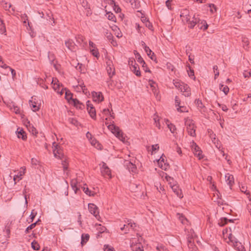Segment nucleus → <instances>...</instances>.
<instances>
[{
  "label": "nucleus",
  "mask_w": 251,
  "mask_h": 251,
  "mask_svg": "<svg viewBox=\"0 0 251 251\" xmlns=\"http://www.w3.org/2000/svg\"><path fill=\"white\" fill-rule=\"evenodd\" d=\"M184 121L185 125L188 134L192 137L196 136V126L193 120L187 117L184 119Z\"/></svg>",
  "instance_id": "f257e3e1"
},
{
  "label": "nucleus",
  "mask_w": 251,
  "mask_h": 251,
  "mask_svg": "<svg viewBox=\"0 0 251 251\" xmlns=\"http://www.w3.org/2000/svg\"><path fill=\"white\" fill-rule=\"evenodd\" d=\"M201 19H200L199 15L198 14H194L191 15L189 18L188 19V21H185V22L188 24V27L190 28H193L195 26L197 25H200V22Z\"/></svg>",
  "instance_id": "f03ea898"
},
{
  "label": "nucleus",
  "mask_w": 251,
  "mask_h": 251,
  "mask_svg": "<svg viewBox=\"0 0 251 251\" xmlns=\"http://www.w3.org/2000/svg\"><path fill=\"white\" fill-rule=\"evenodd\" d=\"M107 127L109 129L112 131V132L114 133L117 137L123 142H125V138L124 137V135L119 127L113 124L108 125Z\"/></svg>",
  "instance_id": "7ed1b4c3"
},
{
  "label": "nucleus",
  "mask_w": 251,
  "mask_h": 251,
  "mask_svg": "<svg viewBox=\"0 0 251 251\" xmlns=\"http://www.w3.org/2000/svg\"><path fill=\"white\" fill-rule=\"evenodd\" d=\"M100 172L104 177H111V170L104 162H102V166L100 168Z\"/></svg>",
  "instance_id": "20e7f679"
},
{
  "label": "nucleus",
  "mask_w": 251,
  "mask_h": 251,
  "mask_svg": "<svg viewBox=\"0 0 251 251\" xmlns=\"http://www.w3.org/2000/svg\"><path fill=\"white\" fill-rule=\"evenodd\" d=\"M88 209L89 212L92 214L98 220H99L100 216L98 207L93 203H89L88 204Z\"/></svg>",
  "instance_id": "39448f33"
},
{
  "label": "nucleus",
  "mask_w": 251,
  "mask_h": 251,
  "mask_svg": "<svg viewBox=\"0 0 251 251\" xmlns=\"http://www.w3.org/2000/svg\"><path fill=\"white\" fill-rule=\"evenodd\" d=\"M229 241L233 244V245L235 248L238 251H243L244 248L241 245V243H239L237 239H236L233 236L230 234L228 237Z\"/></svg>",
  "instance_id": "423d86ee"
},
{
  "label": "nucleus",
  "mask_w": 251,
  "mask_h": 251,
  "mask_svg": "<svg viewBox=\"0 0 251 251\" xmlns=\"http://www.w3.org/2000/svg\"><path fill=\"white\" fill-rule=\"evenodd\" d=\"M191 146L192 150L195 156L198 157L199 159L202 158V151L201 150L200 148L194 142Z\"/></svg>",
  "instance_id": "0eeeda50"
},
{
  "label": "nucleus",
  "mask_w": 251,
  "mask_h": 251,
  "mask_svg": "<svg viewBox=\"0 0 251 251\" xmlns=\"http://www.w3.org/2000/svg\"><path fill=\"white\" fill-rule=\"evenodd\" d=\"M53 152L54 156L56 157L60 158L62 155V150L60 148V146L57 144L55 142L52 143Z\"/></svg>",
  "instance_id": "6e6552de"
},
{
  "label": "nucleus",
  "mask_w": 251,
  "mask_h": 251,
  "mask_svg": "<svg viewBox=\"0 0 251 251\" xmlns=\"http://www.w3.org/2000/svg\"><path fill=\"white\" fill-rule=\"evenodd\" d=\"M179 90L185 97H189L191 95V89L186 84L182 85Z\"/></svg>",
  "instance_id": "1a4fd4ad"
},
{
  "label": "nucleus",
  "mask_w": 251,
  "mask_h": 251,
  "mask_svg": "<svg viewBox=\"0 0 251 251\" xmlns=\"http://www.w3.org/2000/svg\"><path fill=\"white\" fill-rule=\"evenodd\" d=\"M106 70L108 75H109V79H110L112 76L115 74V69L113 64H107Z\"/></svg>",
  "instance_id": "9d476101"
},
{
  "label": "nucleus",
  "mask_w": 251,
  "mask_h": 251,
  "mask_svg": "<svg viewBox=\"0 0 251 251\" xmlns=\"http://www.w3.org/2000/svg\"><path fill=\"white\" fill-rule=\"evenodd\" d=\"M65 44L68 49L72 51H75L77 49L76 45L72 40H68L65 41Z\"/></svg>",
  "instance_id": "9b49d317"
},
{
  "label": "nucleus",
  "mask_w": 251,
  "mask_h": 251,
  "mask_svg": "<svg viewBox=\"0 0 251 251\" xmlns=\"http://www.w3.org/2000/svg\"><path fill=\"white\" fill-rule=\"evenodd\" d=\"M76 42L83 48L86 47L87 43L85 42V37L81 35H78L75 36Z\"/></svg>",
  "instance_id": "f8f14e48"
},
{
  "label": "nucleus",
  "mask_w": 251,
  "mask_h": 251,
  "mask_svg": "<svg viewBox=\"0 0 251 251\" xmlns=\"http://www.w3.org/2000/svg\"><path fill=\"white\" fill-rule=\"evenodd\" d=\"M131 71L135 74L137 76H140L141 75V72L140 71L139 67L138 64H128Z\"/></svg>",
  "instance_id": "ddd939ff"
},
{
  "label": "nucleus",
  "mask_w": 251,
  "mask_h": 251,
  "mask_svg": "<svg viewBox=\"0 0 251 251\" xmlns=\"http://www.w3.org/2000/svg\"><path fill=\"white\" fill-rule=\"evenodd\" d=\"M92 97L95 101L101 102L103 100V97L101 92H93Z\"/></svg>",
  "instance_id": "4468645a"
},
{
  "label": "nucleus",
  "mask_w": 251,
  "mask_h": 251,
  "mask_svg": "<svg viewBox=\"0 0 251 251\" xmlns=\"http://www.w3.org/2000/svg\"><path fill=\"white\" fill-rule=\"evenodd\" d=\"M125 166L126 167V168L128 171L132 173H136L137 168L135 165L132 163L131 162L126 161L125 164Z\"/></svg>",
  "instance_id": "2eb2a0df"
},
{
  "label": "nucleus",
  "mask_w": 251,
  "mask_h": 251,
  "mask_svg": "<svg viewBox=\"0 0 251 251\" xmlns=\"http://www.w3.org/2000/svg\"><path fill=\"white\" fill-rule=\"evenodd\" d=\"M191 15H190L189 11L187 9H183L181 12L180 14V17L182 18V21L184 22H185V21H188V19L189 18V17L191 16Z\"/></svg>",
  "instance_id": "dca6fc26"
},
{
  "label": "nucleus",
  "mask_w": 251,
  "mask_h": 251,
  "mask_svg": "<svg viewBox=\"0 0 251 251\" xmlns=\"http://www.w3.org/2000/svg\"><path fill=\"white\" fill-rule=\"evenodd\" d=\"M225 178L227 184L230 187L234 184V177L232 175L227 174L225 175Z\"/></svg>",
  "instance_id": "f3484780"
},
{
  "label": "nucleus",
  "mask_w": 251,
  "mask_h": 251,
  "mask_svg": "<svg viewBox=\"0 0 251 251\" xmlns=\"http://www.w3.org/2000/svg\"><path fill=\"white\" fill-rule=\"evenodd\" d=\"M173 191L176 194L178 197L179 198H182L183 197V195L181 193V190L179 189L178 186L176 184H173V185L171 187Z\"/></svg>",
  "instance_id": "a211bd4d"
},
{
  "label": "nucleus",
  "mask_w": 251,
  "mask_h": 251,
  "mask_svg": "<svg viewBox=\"0 0 251 251\" xmlns=\"http://www.w3.org/2000/svg\"><path fill=\"white\" fill-rule=\"evenodd\" d=\"M17 136L19 138H21L23 140H26L27 136L25 132L22 129H17Z\"/></svg>",
  "instance_id": "6ab92c4d"
},
{
  "label": "nucleus",
  "mask_w": 251,
  "mask_h": 251,
  "mask_svg": "<svg viewBox=\"0 0 251 251\" xmlns=\"http://www.w3.org/2000/svg\"><path fill=\"white\" fill-rule=\"evenodd\" d=\"M188 247L190 251H198V249L194 244L192 239L189 240L188 241Z\"/></svg>",
  "instance_id": "aec40b11"
},
{
  "label": "nucleus",
  "mask_w": 251,
  "mask_h": 251,
  "mask_svg": "<svg viewBox=\"0 0 251 251\" xmlns=\"http://www.w3.org/2000/svg\"><path fill=\"white\" fill-rule=\"evenodd\" d=\"M29 104L32 110L34 112L38 111L40 109V105L33 100H29Z\"/></svg>",
  "instance_id": "412c9836"
},
{
  "label": "nucleus",
  "mask_w": 251,
  "mask_h": 251,
  "mask_svg": "<svg viewBox=\"0 0 251 251\" xmlns=\"http://www.w3.org/2000/svg\"><path fill=\"white\" fill-rule=\"evenodd\" d=\"M28 125H27V129L28 131L31 133L33 135L36 136L38 134V131L30 123V122H28Z\"/></svg>",
  "instance_id": "4be33fe9"
},
{
  "label": "nucleus",
  "mask_w": 251,
  "mask_h": 251,
  "mask_svg": "<svg viewBox=\"0 0 251 251\" xmlns=\"http://www.w3.org/2000/svg\"><path fill=\"white\" fill-rule=\"evenodd\" d=\"M177 217L181 223L183 225H187L188 223V220L184 217L182 214L177 213Z\"/></svg>",
  "instance_id": "5701e85b"
},
{
  "label": "nucleus",
  "mask_w": 251,
  "mask_h": 251,
  "mask_svg": "<svg viewBox=\"0 0 251 251\" xmlns=\"http://www.w3.org/2000/svg\"><path fill=\"white\" fill-rule=\"evenodd\" d=\"M0 3L5 10H9L12 6L10 3H8L5 0H0Z\"/></svg>",
  "instance_id": "b1692460"
},
{
  "label": "nucleus",
  "mask_w": 251,
  "mask_h": 251,
  "mask_svg": "<svg viewBox=\"0 0 251 251\" xmlns=\"http://www.w3.org/2000/svg\"><path fill=\"white\" fill-rule=\"evenodd\" d=\"M77 181L76 179H72L71 181V186L73 189L74 190L75 193H77V191L79 190V188L77 187Z\"/></svg>",
  "instance_id": "393cba45"
},
{
  "label": "nucleus",
  "mask_w": 251,
  "mask_h": 251,
  "mask_svg": "<svg viewBox=\"0 0 251 251\" xmlns=\"http://www.w3.org/2000/svg\"><path fill=\"white\" fill-rule=\"evenodd\" d=\"M132 249L134 251H143V247L140 244H134L132 243L131 245Z\"/></svg>",
  "instance_id": "a878e982"
},
{
  "label": "nucleus",
  "mask_w": 251,
  "mask_h": 251,
  "mask_svg": "<svg viewBox=\"0 0 251 251\" xmlns=\"http://www.w3.org/2000/svg\"><path fill=\"white\" fill-rule=\"evenodd\" d=\"M200 24V25H198V27L200 29L205 30L208 28V25L206 22L205 20H201Z\"/></svg>",
  "instance_id": "bb28decb"
},
{
  "label": "nucleus",
  "mask_w": 251,
  "mask_h": 251,
  "mask_svg": "<svg viewBox=\"0 0 251 251\" xmlns=\"http://www.w3.org/2000/svg\"><path fill=\"white\" fill-rule=\"evenodd\" d=\"M87 110L90 117L93 119H96V112L94 107H91V108L87 109Z\"/></svg>",
  "instance_id": "cd10ccee"
},
{
  "label": "nucleus",
  "mask_w": 251,
  "mask_h": 251,
  "mask_svg": "<svg viewBox=\"0 0 251 251\" xmlns=\"http://www.w3.org/2000/svg\"><path fill=\"white\" fill-rule=\"evenodd\" d=\"M110 4L113 5V10L116 13H120L121 11V9L119 6V5H117L114 0H111Z\"/></svg>",
  "instance_id": "c85d7f7f"
},
{
  "label": "nucleus",
  "mask_w": 251,
  "mask_h": 251,
  "mask_svg": "<svg viewBox=\"0 0 251 251\" xmlns=\"http://www.w3.org/2000/svg\"><path fill=\"white\" fill-rule=\"evenodd\" d=\"M51 84L53 85V88L54 90H56L60 87V83L56 78H52Z\"/></svg>",
  "instance_id": "c756f323"
},
{
  "label": "nucleus",
  "mask_w": 251,
  "mask_h": 251,
  "mask_svg": "<svg viewBox=\"0 0 251 251\" xmlns=\"http://www.w3.org/2000/svg\"><path fill=\"white\" fill-rule=\"evenodd\" d=\"M134 55L137 62L139 63H145L140 54L136 50H134Z\"/></svg>",
  "instance_id": "7c9ffc66"
},
{
  "label": "nucleus",
  "mask_w": 251,
  "mask_h": 251,
  "mask_svg": "<svg viewBox=\"0 0 251 251\" xmlns=\"http://www.w3.org/2000/svg\"><path fill=\"white\" fill-rule=\"evenodd\" d=\"M186 70L189 76L191 78L193 77V76H194V71L192 67L190 66L189 64H188V65L186 66Z\"/></svg>",
  "instance_id": "2f4dec72"
},
{
  "label": "nucleus",
  "mask_w": 251,
  "mask_h": 251,
  "mask_svg": "<svg viewBox=\"0 0 251 251\" xmlns=\"http://www.w3.org/2000/svg\"><path fill=\"white\" fill-rule=\"evenodd\" d=\"M242 41L243 43V48L245 50H247L248 48V45L249 44V41L248 39L246 37H242Z\"/></svg>",
  "instance_id": "473e14b6"
},
{
  "label": "nucleus",
  "mask_w": 251,
  "mask_h": 251,
  "mask_svg": "<svg viewBox=\"0 0 251 251\" xmlns=\"http://www.w3.org/2000/svg\"><path fill=\"white\" fill-rule=\"evenodd\" d=\"M89 235L88 234H82L81 235V244L83 245L86 243L89 239Z\"/></svg>",
  "instance_id": "72a5a7b5"
},
{
  "label": "nucleus",
  "mask_w": 251,
  "mask_h": 251,
  "mask_svg": "<svg viewBox=\"0 0 251 251\" xmlns=\"http://www.w3.org/2000/svg\"><path fill=\"white\" fill-rule=\"evenodd\" d=\"M220 89L221 91H223L226 95H227L229 92V88L224 84L220 85Z\"/></svg>",
  "instance_id": "f704fd0d"
},
{
  "label": "nucleus",
  "mask_w": 251,
  "mask_h": 251,
  "mask_svg": "<svg viewBox=\"0 0 251 251\" xmlns=\"http://www.w3.org/2000/svg\"><path fill=\"white\" fill-rule=\"evenodd\" d=\"M82 189H83L84 192L87 195H89V196H94V195L95 194V193L90 191L87 187H85V186H84L82 187Z\"/></svg>",
  "instance_id": "c9c22d12"
},
{
  "label": "nucleus",
  "mask_w": 251,
  "mask_h": 251,
  "mask_svg": "<svg viewBox=\"0 0 251 251\" xmlns=\"http://www.w3.org/2000/svg\"><path fill=\"white\" fill-rule=\"evenodd\" d=\"M76 69L82 73H85L84 66L83 64H77L76 66H75Z\"/></svg>",
  "instance_id": "e433bc0d"
},
{
  "label": "nucleus",
  "mask_w": 251,
  "mask_h": 251,
  "mask_svg": "<svg viewBox=\"0 0 251 251\" xmlns=\"http://www.w3.org/2000/svg\"><path fill=\"white\" fill-rule=\"evenodd\" d=\"M90 51L91 53L97 58H99L100 57V53L97 48L95 49H92V50H90Z\"/></svg>",
  "instance_id": "4c0bfd02"
},
{
  "label": "nucleus",
  "mask_w": 251,
  "mask_h": 251,
  "mask_svg": "<svg viewBox=\"0 0 251 251\" xmlns=\"http://www.w3.org/2000/svg\"><path fill=\"white\" fill-rule=\"evenodd\" d=\"M232 222V220H228L226 218H222L221 221L219 223V225L220 226H224L226 224H227L228 222Z\"/></svg>",
  "instance_id": "58836bf2"
},
{
  "label": "nucleus",
  "mask_w": 251,
  "mask_h": 251,
  "mask_svg": "<svg viewBox=\"0 0 251 251\" xmlns=\"http://www.w3.org/2000/svg\"><path fill=\"white\" fill-rule=\"evenodd\" d=\"M6 32V28L3 22L0 19V33L3 34Z\"/></svg>",
  "instance_id": "ea45409f"
},
{
  "label": "nucleus",
  "mask_w": 251,
  "mask_h": 251,
  "mask_svg": "<svg viewBox=\"0 0 251 251\" xmlns=\"http://www.w3.org/2000/svg\"><path fill=\"white\" fill-rule=\"evenodd\" d=\"M195 103L198 108L200 109H202L203 107H204V106L201 100L199 99L196 100Z\"/></svg>",
  "instance_id": "a19ab883"
},
{
  "label": "nucleus",
  "mask_w": 251,
  "mask_h": 251,
  "mask_svg": "<svg viewBox=\"0 0 251 251\" xmlns=\"http://www.w3.org/2000/svg\"><path fill=\"white\" fill-rule=\"evenodd\" d=\"M40 221V220H38V221L36 222H35V223H33V224H31L30 226H27V227H26V228L25 229V233L26 234H27V233H28V232H29V231L30 230H31L32 229L34 228L35 227V226H36V225H37V224L38 222V221Z\"/></svg>",
  "instance_id": "79ce46f5"
},
{
  "label": "nucleus",
  "mask_w": 251,
  "mask_h": 251,
  "mask_svg": "<svg viewBox=\"0 0 251 251\" xmlns=\"http://www.w3.org/2000/svg\"><path fill=\"white\" fill-rule=\"evenodd\" d=\"M65 92V98L68 101L72 100L73 98V94L69 91L66 90Z\"/></svg>",
  "instance_id": "37998d69"
},
{
  "label": "nucleus",
  "mask_w": 251,
  "mask_h": 251,
  "mask_svg": "<svg viewBox=\"0 0 251 251\" xmlns=\"http://www.w3.org/2000/svg\"><path fill=\"white\" fill-rule=\"evenodd\" d=\"M90 142H91V144L97 147V148H98V147H100V145L99 143V142L94 138L93 137H91V140H90Z\"/></svg>",
  "instance_id": "c03bdc74"
},
{
  "label": "nucleus",
  "mask_w": 251,
  "mask_h": 251,
  "mask_svg": "<svg viewBox=\"0 0 251 251\" xmlns=\"http://www.w3.org/2000/svg\"><path fill=\"white\" fill-rule=\"evenodd\" d=\"M145 52L147 53V55L152 59L153 60V56L154 53L151 50L149 47H148L147 49H144Z\"/></svg>",
  "instance_id": "a18cd8bd"
},
{
  "label": "nucleus",
  "mask_w": 251,
  "mask_h": 251,
  "mask_svg": "<svg viewBox=\"0 0 251 251\" xmlns=\"http://www.w3.org/2000/svg\"><path fill=\"white\" fill-rule=\"evenodd\" d=\"M32 248L35 251H38L40 249V246L39 244L35 240L31 243Z\"/></svg>",
  "instance_id": "49530a36"
},
{
  "label": "nucleus",
  "mask_w": 251,
  "mask_h": 251,
  "mask_svg": "<svg viewBox=\"0 0 251 251\" xmlns=\"http://www.w3.org/2000/svg\"><path fill=\"white\" fill-rule=\"evenodd\" d=\"M177 110L179 112H188V108L184 106H179L177 108Z\"/></svg>",
  "instance_id": "de8ad7c7"
},
{
  "label": "nucleus",
  "mask_w": 251,
  "mask_h": 251,
  "mask_svg": "<svg viewBox=\"0 0 251 251\" xmlns=\"http://www.w3.org/2000/svg\"><path fill=\"white\" fill-rule=\"evenodd\" d=\"M69 123L75 126H78L79 125L78 122L75 118H70L68 119Z\"/></svg>",
  "instance_id": "09e8293b"
},
{
  "label": "nucleus",
  "mask_w": 251,
  "mask_h": 251,
  "mask_svg": "<svg viewBox=\"0 0 251 251\" xmlns=\"http://www.w3.org/2000/svg\"><path fill=\"white\" fill-rule=\"evenodd\" d=\"M1 66V67L9 69V71H11L13 77H14L16 75V71L14 69H12L11 68H10L8 66H7L6 64H4L3 66Z\"/></svg>",
  "instance_id": "8fccbe9b"
},
{
  "label": "nucleus",
  "mask_w": 251,
  "mask_h": 251,
  "mask_svg": "<svg viewBox=\"0 0 251 251\" xmlns=\"http://www.w3.org/2000/svg\"><path fill=\"white\" fill-rule=\"evenodd\" d=\"M168 127L172 133H174L176 130V127L175 126L171 123L168 124Z\"/></svg>",
  "instance_id": "3c124183"
},
{
  "label": "nucleus",
  "mask_w": 251,
  "mask_h": 251,
  "mask_svg": "<svg viewBox=\"0 0 251 251\" xmlns=\"http://www.w3.org/2000/svg\"><path fill=\"white\" fill-rule=\"evenodd\" d=\"M23 176V174L20 173V175H16L14 176V181L15 182L14 184H16L17 181H19L20 180L22 179V176Z\"/></svg>",
  "instance_id": "603ef678"
},
{
  "label": "nucleus",
  "mask_w": 251,
  "mask_h": 251,
  "mask_svg": "<svg viewBox=\"0 0 251 251\" xmlns=\"http://www.w3.org/2000/svg\"><path fill=\"white\" fill-rule=\"evenodd\" d=\"M97 229L100 233H103L106 230V227L105 226H101V225H99Z\"/></svg>",
  "instance_id": "864d4df0"
},
{
  "label": "nucleus",
  "mask_w": 251,
  "mask_h": 251,
  "mask_svg": "<svg viewBox=\"0 0 251 251\" xmlns=\"http://www.w3.org/2000/svg\"><path fill=\"white\" fill-rule=\"evenodd\" d=\"M108 15V20L112 21H115L116 20V17L115 15L111 12H108L107 13Z\"/></svg>",
  "instance_id": "5fc2aeb1"
},
{
  "label": "nucleus",
  "mask_w": 251,
  "mask_h": 251,
  "mask_svg": "<svg viewBox=\"0 0 251 251\" xmlns=\"http://www.w3.org/2000/svg\"><path fill=\"white\" fill-rule=\"evenodd\" d=\"M151 83H150L151 87L152 88L153 93L155 94L157 92V89L155 88V83L153 81H151Z\"/></svg>",
  "instance_id": "6e6d98bb"
},
{
  "label": "nucleus",
  "mask_w": 251,
  "mask_h": 251,
  "mask_svg": "<svg viewBox=\"0 0 251 251\" xmlns=\"http://www.w3.org/2000/svg\"><path fill=\"white\" fill-rule=\"evenodd\" d=\"M159 167L163 170H164L165 171L167 170L169 168V165L167 163H164L161 165L159 166Z\"/></svg>",
  "instance_id": "4d7b16f0"
},
{
  "label": "nucleus",
  "mask_w": 251,
  "mask_h": 251,
  "mask_svg": "<svg viewBox=\"0 0 251 251\" xmlns=\"http://www.w3.org/2000/svg\"><path fill=\"white\" fill-rule=\"evenodd\" d=\"M213 70L214 72L215 73L214 78L216 79V78L217 77V76H219V71H218L217 66L215 65L213 66Z\"/></svg>",
  "instance_id": "13d9d810"
},
{
  "label": "nucleus",
  "mask_w": 251,
  "mask_h": 251,
  "mask_svg": "<svg viewBox=\"0 0 251 251\" xmlns=\"http://www.w3.org/2000/svg\"><path fill=\"white\" fill-rule=\"evenodd\" d=\"M183 82L177 81L174 82V84L175 86V87L179 89H180V87H181L182 85H183Z\"/></svg>",
  "instance_id": "bf43d9fd"
},
{
  "label": "nucleus",
  "mask_w": 251,
  "mask_h": 251,
  "mask_svg": "<svg viewBox=\"0 0 251 251\" xmlns=\"http://www.w3.org/2000/svg\"><path fill=\"white\" fill-rule=\"evenodd\" d=\"M74 105L77 107L78 104L82 105V103L76 99H73L72 100Z\"/></svg>",
  "instance_id": "052dcab7"
},
{
  "label": "nucleus",
  "mask_w": 251,
  "mask_h": 251,
  "mask_svg": "<svg viewBox=\"0 0 251 251\" xmlns=\"http://www.w3.org/2000/svg\"><path fill=\"white\" fill-rule=\"evenodd\" d=\"M121 230L123 231L125 230V233H127L129 230V227L127 225H124V226L121 227Z\"/></svg>",
  "instance_id": "680f3d73"
},
{
  "label": "nucleus",
  "mask_w": 251,
  "mask_h": 251,
  "mask_svg": "<svg viewBox=\"0 0 251 251\" xmlns=\"http://www.w3.org/2000/svg\"><path fill=\"white\" fill-rule=\"evenodd\" d=\"M209 7L210 8V11L211 13L216 11V7L214 4H209Z\"/></svg>",
  "instance_id": "e2e57ef3"
},
{
  "label": "nucleus",
  "mask_w": 251,
  "mask_h": 251,
  "mask_svg": "<svg viewBox=\"0 0 251 251\" xmlns=\"http://www.w3.org/2000/svg\"><path fill=\"white\" fill-rule=\"evenodd\" d=\"M106 38H107V39L109 41L112 40V41L114 42L113 36L112 35V34L111 33H110V32H106Z\"/></svg>",
  "instance_id": "0e129e2a"
},
{
  "label": "nucleus",
  "mask_w": 251,
  "mask_h": 251,
  "mask_svg": "<svg viewBox=\"0 0 251 251\" xmlns=\"http://www.w3.org/2000/svg\"><path fill=\"white\" fill-rule=\"evenodd\" d=\"M37 215V212L35 211V210H32L30 215V219L31 220V222H32L34 219L35 217Z\"/></svg>",
  "instance_id": "69168bd1"
},
{
  "label": "nucleus",
  "mask_w": 251,
  "mask_h": 251,
  "mask_svg": "<svg viewBox=\"0 0 251 251\" xmlns=\"http://www.w3.org/2000/svg\"><path fill=\"white\" fill-rule=\"evenodd\" d=\"M89 50H92V49H95L97 48L96 45L95 44H94L93 42L91 41H89Z\"/></svg>",
  "instance_id": "338daca9"
},
{
  "label": "nucleus",
  "mask_w": 251,
  "mask_h": 251,
  "mask_svg": "<svg viewBox=\"0 0 251 251\" xmlns=\"http://www.w3.org/2000/svg\"><path fill=\"white\" fill-rule=\"evenodd\" d=\"M104 251H115L113 247H111L108 245H104Z\"/></svg>",
  "instance_id": "774afa93"
}]
</instances>
